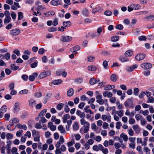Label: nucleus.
<instances>
[{
  "label": "nucleus",
  "mask_w": 154,
  "mask_h": 154,
  "mask_svg": "<svg viewBox=\"0 0 154 154\" xmlns=\"http://www.w3.org/2000/svg\"><path fill=\"white\" fill-rule=\"evenodd\" d=\"M32 136L34 137V140L35 141L38 142L40 140V136L38 131L34 130L32 132Z\"/></svg>",
  "instance_id": "obj_1"
},
{
  "label": "nucleus",
  "mask_w": 154,
  "mask_h": 154,
  "mask_svg": "<svg viewBox=\"0 0 154 154\" xmlns=\"http://www.w3.org/2000/svg\"><path fill=\"white\" fill-rule=\"evenodd\" d=\"M91 8H93L92 10V13L93 14H95L96 12H100L103 11V9L101 7L99 6H98L96 7H93L92 5L90 6Z\"/></svg>",
  "instance_id": "obj_2"
},
{
  "label": "nucleus",
  "mask_w": 154,
  "mask_h": 154,
  "mask_svg": "<svg viewBox=\"0 0 154 154\" xmlns=\"http://www.w3.org/2000/svg\"><path fill=\"white\" fill-rule=\"evenodd\" d=\"M20 103L19 102L15 103L14 106L13 112L14 113H17L20 110Z\"/></svg>",
  "instance_id": "obj_3"
},
{
  "label": "nucleus",
  "mask_w": 154,
  "mask_h": 154,
  "mask_svg": "<svg viewBox=\"0 0 154 154\" xmlns=\"http://www.w3.org/2000/svg\"><path fill=\"white\" fill-rule=\"evenodd\" d=\"M51 74V72L49 71H47L45 72L41 73L38 76V78L40 79H43L47 76H49Z\"/></svg>",
  "instance_id": "obj_4"
},
{
  "label": "nucleus",
  "mask_w": 154,
  "mask_h": 154,
  "mask_svg": "<svg viewBox=\"0 0 154 154\" xmlns=\"http://www.w3.org/2000/svg\"><path fill=\"white\" fill-rule=\"evenodd\" d=\"M133 103V100L131 99H128L124 103V104L126 108H128L132 106Z\"/></svg>",
  "instance_id": "obj_5"
},
{
  "label": "nucleus",
  "mask_w": 154,
  "mask_h": 154,
  "mask_svg": "<svg viewBox=\"0 0 154 154\" xmlns=\"http://www.w3.org/2000/svg\"><path fill=\"white\" fill-rule=\"evenodd\" d=\"M72 38L69 36H64L61 37L60 40L63 42H69L72 40Z\"/></svg>",
  "instance_id": "obj_6"
},
{
  "label": "nucleus",
  "mask_w": 154,
  "mask_h": 154,
  "mask_svg": "<svg viewBox=\"0 0 154 154\" xmlns=\"http://www.w3.org/2000/svg\"><path fill=\"white\" fill-rule=\"evenodd\" d=\"M28 105L29 107L33 108L36 104V101L33 99H30L28 100Z\"/></svg>",
  "instance_id": "obj_7"
},
{
  "label": "nucleus",
  "mask_w": 154,
  "mask_h": 154,
  "mask_svg": "<svg viewBox=\"0 0 154 154\" xmlns=\"http://www.w3.org/2000/svg\"><path fill=\"white\" fill-rule=\"evenodd\" d=\"M20 31L18 29H13L10 31V34L12 35H16L20 33Z\"/></svg>",
  "instance_id": "obj_8"
},
{
  "label": "nucleus",
  "mask_w": 154,
  "mask_h": 154,
  "mask_svg": "<svg viewBox=\"0 0 154 154\" xmlns=\"http://www.w3.org/2000/svg\"><path fill=\"white\" fill-rule=\"evenodd\" d=\"M141 66L144 69H148L152 67V65L150 63H145L141 64Z\"/></svg>",
  "instance_id": "obj_9"
},
{
  "label": "nucleus",
  "mask_w": 154,
  "mask_h": 154,
  "mask_svg": "<svg viewBox=\"0 0 154 154\" xmlns=\"http://www.w3.org/2000/svg\"><path fill=\"white\" fill-rule=\"evenodd\" d=\"M55 14V12L53 11H49L48 12L44 13L42 16L44 17L52 16Z\"/></svg>",
  "instance_id": "obj_10"
},
{
  "label": "nucleus",
  "mask_w": 154,
  "mask_h": 154,
  "mask_svg": "<svg viewBox=\"0 0 154 154\" xmlns=\"http://www.w3.org/2000/svg\"><path fill=\"white\" fill-rule=\"evenodd\" d=\"M145 57L144 54H137L135 58L137 60L140 61L143 60Z\"/></svg>",
  "instance_id": "obj_11"
},
{
  "label": "nucleus",
  "mask_w": 154,
  "mask_h": 154,
  "mask_svg": "<svg viewBox=\"0 0 154 154\" xmlns=\"http://www.w3.org/2000/svg\"><path fill=\"white\" fill-rule=\"evenodd\" d=\"M102 119L103 121L107 120V122H110L111 121V116L109 115L107 116L106 115H103L102 116Z\"/></svg>",
  "instance_id": "obj_12"
},
{
  "label": "nucleus",
  "mask_w": 154,
  "mask_h": 154,
  "mask_svg": "<svg viewBox=\"0 0 154 154\" xmlns=\"http://www.w3.org/2000/svg\"><path fill=\"white\" fill-rule=\"evenodd\" d=\"M144 20L145 21H151L154 20V15H150L144 17Z\"/></svg>",
  "instance_id": "obj_13"
},
{
  "label": "nucleus",
  "mask_w": 154,
  "mask_h": 154,
  "mask_svg": "<svg viewBox=\"0 0 154 154\" xmlns=\"http://www.w3.org/2000/svg\"><path fill=\"white\" fill-rule=\"evenodd\" d=\"M38 75L37 73L35 72L32 74V75H30L29 77V79L31 81H33L35 77H36Z\"/></svg>",
  "instance_id": "obj_14"
},
{
  "label": "nucleus",
  "mask_w": 154,
  "mask_h": 154,
  "mask_svg": "<svg viewBox=\"0 0 154 154\" xmlns=\"http://www.w3.org/2000/svg\"><path fill=\"white\" fill-rule=\"evenodd\" d=\"M63 82L62 80L61 79L54 80L51 82V84L55 85H57L61 84Z\"/></svg>",
  "instance_id": "obj_15"
},
{
  "label": "nucleus",
  "mask_w": 154,
  "mask_h": 154,
  "mask_svg": "<svg viewBox=\"0 0 154 154\" xmlns=\"http://www.w3.org/2000/svg\"><path fill=\"white\" fill-rule=\"evenodd\" d=\"M132 128L136 133L138 134L140 132V128H139L137 125H133Z\"/></svg>",
  "instance_id": "obj_16"
},
{
  "label": "nucleus",
  "mask_w": 154,
  "mask_h": 154,
  "mask_svg": "<svg viewBox=\"0 0 154 154\" xmlns=\"http://www.w3.org/2000/svg\"><path fill=\"white\" fill-rule=\"evenodd\" d=\"M137 66L135 64L131 67H128L127 68V71L128 72H131L133 71L135 68H137Z\"/></svg>",
  "instance_id": "obj_17"
},
{
  "label": "nucleus",
  "mask_w": 154,
  "mask_h": 154,
  "mask_svg": "<svg viewBox=\"0 0 154 154\" xmlns=\"http://www.w3.org/2000/svg\"><path fill=\"white\" fill-rule=\"evenodd\" d=\"M58 130L60 131V133L62 134H65L66 133L65 128L62 125H59L57 128Z\"/></svg>",
  "instance_id": "obj_18"
},
{
  "label": "nucleus",
  "mask_w": 154,
  "mask_h": 154,
  "mask_svg": "<svg viewBox=\"0 0 154 154\" xmlns=\"http://www.w3.org/2000/svg\"><path fill=\"white\" fill-rule=\"evenodd\" d=\"M74 93V90L73 89L70 88L67 91V94L68 96L70 97L72 96Z\"/></svg>",
  "instance_id": "obj_19"
},
{
  "label": "nucleus",
  "mask_w": 154,
  "mask_h": 154,
  "mask_svg": "<svg viewBox=\"0 0 154 154\" xmlns=\"http://www.w3.org/2000/svg\"><path fill=\"white\" fill-rule=\"evenodd\" d=\"M81 124L82 125H84V127L86 125H90L89 123L88 122H86L84 119H81L80 120Z\"/></svg>",
  "instance_id": "obj_20"
},
{
  "label": "nucleus",
  "mask_w": 154,
  "mask_h": 154,
  "mask_svg": "<svg viewBox=\"0 0 154 154\" xmlns=\"http://www.w3.org/2000/svg\"><path fill=\"white\" fill-rule=\"evenodd\" d=\"M20 122L19 120L17 118H14L11 119L9 121V122L11 123H18Z\"/></svg>",
  "instance_id": "obj_21"
},
{
  "label": "nucleus",
  "mask_w": 154,
  "mask_h": 154,
  "mask_svg": "<svg viewBox=\"0 0 154 154\" xmlns=\"http://www.w3.org/2000/svg\"><path fill=\"white\" fill-rule=\"evenodd\" d=\"M90 107L89 106H86L84 109V111L86 112H89L90 114L92 115L94 114V113L92 112L91 109H88Z\"/></svg>",
  "instance_id": "obj_22"
},
{
  "label": "nucleus",
  "mask_w": 154,
  "mask_h": 154,
  "mask_svg": "<svg viewBox=\"0 0 154 154\" xmlns=\"http://www.w3.org/2000/svg\"><path fill=\"white\" fill-rule=\"evenodd\" d=\"M7 110V106L6 105H4L1 108L0 112L2 113L6 112Z\"/></svg>",
  "instance_id": "obj_23"
},
{
  "label": "nucleus",
  "mask_w": 154,
  "mask_h": 154,
  "mask_svg": "<svg viewBox=\"0 0 154 154\" xmlns=\"http://www.w3.org/2000/svg\"><path fill=\"white\" fill-rule=\"evenodd\" d=\"M17 127L20 129H23L24 130H26L27 129V127L25 125H21L20 124H18L16 125Z\"/></svg>",
  "instance_id": "obj_24"
},
{
  "label": "nucleus",
  "mask_w": 154,
  "mask_h": 154,
  "mask_svg": "<svg viewBox=\"0 0 154 154\" xmlns=\"http://www.w3.org/2000/svg\"><path fill=\"white\" fill-rule=\"evenodd\" d=\"M133 54V51L129 50L125 52V55L126 57H129L132 55Z\"/></svg>",
  "instance_id": "obj_25"
},
{
  "label": "nucleus",
  "mask_w": 154,
  "mask_h": 154,
  "mask_svg": "<svg viewBox=\"0 0 154 154\" xmlns=\"http://www.w3.org/2000/svg\"><path fill=\"white\" fill-rule=\"evenodd\" d=\"M88 69L89 71H95L97 69V68L94 66H90L88 67Z\"/></svg>",
  "instance_id": "obj_26"
},
{
  "label": "nucleus",
  "mask_w": 154,
  "mask_h": 154,
  "mask_svg": "<svg viewBox=\"0 0 154 154\" xmlns=\"http://www.w3.org/2000/svg\"><path fill=\"white\" fill-rule=\"evenodd\" d=\"M120 137L123 139L126 142L128 140V137L124 133H123L121 134Z\"/></svg>",
  "instance_id": "obj_27"
},
{
  "label": "nucleus",
  "mask_w": 154,
  "mask_h": 154,
  "mask_svg": "<svg viewBox=\"0 0 154 154\" xmlns=\"http://www.w3.org/2000/svg\"><path fill=\"white\" fill-rule=\"evenodd\" d=\"M73 129L74 131H76L79 128V126L77 122H74L72 125Z\"/></svg>",
  "instance_id": "obj_28"
},
{
  "label": "nucleus",
  "mask_w": 154,
  "mask_h": 154,
  "mask_svg": "<svg viewBox=\"0 0 154 154\" xmlns=\"http://www.w3.org/2000/svg\"><path fill=\"white\" fill-rule=\"evenodd\" d=\"M75 143V142L74 140L72 139L70 141L67 143V145L68 147H70L72 146Z\"/></svg>",
  "instance_id": "obj_29"
},
{
  "label": "nucleus",
  "mask_w": 154,
  "mask_h": 154,
  "mask_svg": "<svg viewBox=\"0 0 154 154\" xmlns=\"http://www.w3.org/2000/svg\"><path fill=\"white\" fill-rule=\"evenodd\" d=\"M47 109H45L43 110H42L38 114V117H41L43 115H45V113L47 111Z\"/></svg>",
  "instance_id": "obj_30"
},
{
  "label": "nucleus",
  "mask_w": 154,
  "mask_h": 154,
  "mask_svg": "<svg viewBox=\"0 0 154 154\" xmlns=\"http://www.w3.org/2000/svg\"><path fill=\"white\" fill-rule=\"evenodd\" d=\"M71 22L70 21H67L66 22H63V26L65 27H69L71 25Z\"/></svg>",
  "instance_id": "obj_31"
},
{
  "label": "nucleus",
  "mask_w": 154,
  "mask_h": 154,
  "mask_svg": "<svg viewBox=\"0 0 154 154\" xmlns=\"http://www.w3.org/2000/svg\"><path fill=\"white\" fill-rule=\"evenodd\" d=\"M131 7H132L133 9L135 10H138L140 8V5H135L132 4L131 5Z\"/></svg>",
  "instance_id": "obj_32"
},
{
  "label": "nucleus",
  "mask_w": 154,
  "mask_h": 154,
  "mask_svg": "<svg viewBox=\"0 0 154 154\" xmlns=\"http://www.w3.org/2000/svg\"><path fill=\"white\" fill-rule=\"evenodd\" d=\"M110 79L112 81L116 82L117 80L116 75L115 74H112L111 76Z\"/></svg>",
  "instance_id": "obj_33"
},
{
  "label": "nucleus",
  "mask_w": 154,
  "mask_h": 154,
  "mask_svg": "<svg viewBox=\"0 0 154 154\" xmlns=\"http://www.w3.org/2000/svg\"><path fill=\"white\" fill-rule=\"evenodd\" d=\"M11 20V17L10 16L6 17L4 20V23L6 24L9 23L10 22Z\"/></svg>",
  "instance_id": "obj_34"
},
{
  "label": "nucleus",
  "mask_w": 154,
  "mask_h": 154,
  "mask_svg": "<svg viewBox=\"0 0 154 154\" xmlns=\"http://www.w3.org/2000/svg\"><path fill=\"white\" fill-rule=\"evenodd\" d=\"M119 60L122 62H127L129 61L128 58L123 57H119Z\"/></svg>",
  "instance_id": "obj_35"
},
{
  "label": "nucleus",
  "mask_w": 154,
  "mask_h": 154,
  "mask_svg": "<svg viewBox=\"0 0 154 154\" xmlns=\"http://www.w3.org/2000/svg\"><path fill=\"white\" fill-rule=\"evenodd\" d=\"M12 143L11 141L9 140L7 142L8 143L6 146V149L7 150L10 149L11 148V145Z\"/></svg>",
  "instance_id": "obj_36"
},
{
  "label": "nucleus",
  "mask_w": 154,
  "mask_h": 154,
  "mask_svg": "<svg viewBox=\"0 0 154 154\" xmlns=\"http://www.w3.org/2000/svg\"><path fill=\"white\" fill-rule=\"evenodd\" d=\"M80 49V47L79 46H76L74 47H73V53L74 54H76L77 53V52H76V51H79Z\"/></svg>",
  "instance_id": "obj_37"
},
{
  "label": "nucleus",
  "mask_w": 154,
  "mask_h": 154,
  "mask_svg": "<svg viewBox=\"0 0 154 154\" xmlns=\"http://www.w3.org/2000/svg\"><path fill=\"white\" fill-rule=\"evenodd\" d=\"M18 20H20L22 19L23 17V13L21 12H18Z\"/></svg>",
  "instance_id": "obj_38"
},
{
  "label": "nucleus",
  "mask_w": 154,
  "mask_h": 154,
  "mask_svg": "<svg viewBox=\"0 0 154 154\" xmlns=\"http://www.w3.org/2000/svg\"><path fill=\"white\" fill-rule=\"evenodd\" d=\"M119 39V37L118 36H115L112 37L111 38V40L112 42H116Z\"/></svg>",
  "instance_id": "obj_39"
},
{
  "label": "nucleus",
  "mask_w": 154,
  "mask_h": 154,
  "mask_svg": "<svg viewBox=\"0 0 154 154\" xmlns=\"http://www.w3.org/2000/svg\"><path fill=\"white\" fill-rule=\"evenodd\" d=\"M63 106L64 104L63 103H60L57 105L56 109L59 110H60Z\"/></svg>",
  "instance_id": "obj_40"
},
{
  "label": "nucleus",
  "mask_w": 154,
  "mask_h": 154,
  "mask_svg": "<svg viewBox=\"0 0 154 154\" xmlns=\"http://www.w3.org/2000/svg\"><path fill=\"white\" fill-rule=\"evenodd\" d=\"M135 118L137 121L141 120L143 119L142 116L140 114H137L135 116Z\"/></svg>",
  "instance_id": "obj_41"
},
{
  "label": "nucleus",
  "mask_w": 154,
  "mask_h": 154,
  "mask_svg": "<svg viewBox=\"0 0 154 154\" xmlns=\"http://www.w3.org/2000/svg\"><path fill=\"white\" fill-rule=\"evenodd\" d=\"M116 113L120 117H121L123 115V111L122 110L117 111L116 112Z\"/></svg>",
  "instance_id": "obj_42"
},
{
  "label": "nucleus",
  "mask_w": 154,
  "mask_h": 154,
  "mask_svg": "<svg viewBox=\"0 0 154 154\" xmlns=\"http://www.w3.org/2000/svg\"><path fill=\"white\" fill-rule=\"evenodd\" d=\"M11 67L12 70H16L19 68V66H16L14 64H12L11 65Z\"/></svg>",
  "instance_id": "obj_43"
},
{
  "label": "nucleus",
  "mask_w": 154,
  "mask_h": 154,
  "mask_svg": "<svg viewBox=\"0 0 154 154\" xmlns=\"http://www.w3.org/2000/svg\"><path fill=\"white\" fill-rule=\"evenodd\" d=\"M87 59L89 62H92L95 60V58L94 57L90 56L87 57Z\"/></svg>",
  "instance_id": "obj_44"
},
{
  "label": "nucleus",
  "mask_w": 154,
  "mask_h": 154,
  "mask_svg": "<svg viewBox=\"0 0 154 154\" xmlns=\"http://www.w3.org/2000/svg\"><path fill=\"white\" fill-rule=\"evenodd\" d=\"M29 91L28 90L24 89L20 91L19 94H26L28 93Z\"/></svg>",
  "instance_id": "obj_45"
},
{
  "label": "nucleus",
  "mask_w": 154,
  "mask_h": 154,
  "mask_svg": "<svg viewBox=\"0 0 154 154\" xmlns=\"http://www.w3.org/2000/svg\"><path fill=\"white\" fill-rule=\"evenodd\" d=\"M13 137V134L10 133H8L6 135L7 139L8 140L12 139Z\"/></svg>",
  "instance_id": "obj_46"
},
{
  "label": "nucleus",
  "mask_w": 154,
  "mask_h": 154,
  "mask_svg": "<svg viewBox=\"0 0 154 154\" xmlns=\"http://www.w3.org/2000/svg\"><path fill=\"white\" fill-rule=\"evenodd\" d=\"M122 125V124L121 122H118L116 124V128L117 129L119 130L120 129V128Z\"/></svg>",
  "instance_id": "obj_47"
},
{
  "label": "nucleus",
  "mask_w": 154,
  "mask_h": 154,
  "mask_svg": "<svg viewBox=\"0 0 154 154\" xmlns=\"http://www.w3.org/2000/svg\"><path fill=\"white\" fill-rule=\"evenodd\" d=\"M128 122L130 124L133 125L135 123V121L134 119L132 118H130Z\"/></svg>",
  "instance_id": "obj_48"
},
{
  "label": "nucleus",
  "mask_w": 154,
  "mask_h": 154,
  "mask_svg": "<svg viewBox=\"0 0 154 154\" xmlns=\"http://www.w3.org/2000/svg\"><path fill=\"white\" fill-rule=\"evenodd\" d=\"M82 13L83 15L86 16H88L89 14V12L88 10L86 9H85L82 11Z\"/></svg>",
  "instance_id": "obj_49"
},
{
  "label": "nucleus",
  "mask_w": 154,
  "mask_h": 154,
  "mask_svg": "<svg viewBox=\"0 0 154 154\" xmlns=\"http://www.w3.org/2000/svg\"><path fill=\"white\" fill-rule=\"evenodd\" d=\"M128 131L130 136H133L134 135V132L131 128H130V129Z\"/></svg>",
  "instance_id": "obj_50"
},
{
  "label": "nucleus",
  "mask_w": 154,
  "mask_h": 154,
  "mask_svg": "<svg viewBox=\"0 0 154 154\" xmlns=\"http://www.w3.org/2000/svg\"><path fill=\"white\" fill-rule=\"evenodd\" d=\"M104 14L107 16H110L112 14V12L109 10H107L104 12Z\"/></svg>",
  "instance_id": "obj_51"
},
{
  "label": "nucleus",
  "mask_w": 154,
  "mask_h": 154,
  "mask_svg": "<svg viewBox=\"0 0 154 154\" xmlns=\"http://www.w3.org/2000/svg\"><path fill=\"white\" fill-rule=\"evenodd\" d=\"M89 83L91 85H94L96 83V80L94 78H91L89 81Z\"/></svg>",
  "instance_id": "obj_52"
},
{
  "label": "nucleus",
  "mask_w": 154,
  "mask_h": 154,
  "mask_svg": "<svg viewBox=\"0 0 154 154\" xmlns=\"http://www.w3.org/2000/svg\"><path fill=\"white\" fill-rule=\"evenodd\" d=\"M154 101V98L152 97H150L148 98L147 103H153Z\"/></svg>",
  "instance_id": "obj_53"
},
{
  "label": "nucleus",
  "mask_w": 154,
  "mask_h": 154,
  "mask_svg": "<svg viewBox=\"0 0 154 154\" xmlns=\"http://www.w3.org/2000/svg\"><path fill=\"white\" fill-rule=\"evenodd\" d=\"M80 99L81 101H84L85 100H89V98L88 97H86V96L84 95H82Z\"/></svg>",
  "instance_id": "obj_54"
},
{
  "label": "nucleus",
  "mask_w": 154,
  "mask_h": 154,
  "mask_svg": "<svg viewBox=\"0 0 154 154\" xmlns=\"http://www.w3.org/2000/svg\"><path fill=\"white\" fill-rule=\"evenodd\" d=\"M116 28L118 29L122 30L123 29V26L122 25L119 24L116 26Z\"/></svg>",
  "instance_id": "obj_55"
},
{
  "label": "nucleus",
  "mask_w": 154,
  "mask_h": 154,
  "mask_svg": "<svg viewBox=\"0 0 154 154\" xmlns=\"http://www.w3.org/2000/svg\"><path fill=\"white\" fill-rule=\"evenodd\" d=\"M140 41H145L146 40V36L144 35H142L138 37Z\"/></svg>",
  "instance_id": "obj_56"
},
{
  "label": "nucleus",
  "mask_w": 154,
  "mask_h": 154,
  "mask_svg": "<svg viewBox=\"0 0 154 154\" xmlns=\"http://www.w3.org/2000/svg\"><path fill=\"white\" fill-rule=\"evenodd\" d=\"M135 142L131 143L129 144V147L132 149H134L135 148Z\"/></svg>",
  "instance_id": "obj_57"
},
{
  "label": "nucleus",
  "mask_w": 154,
  "mask_h": 154,
  "mask_svg": "<svg viewBox=\"0 0 154 154\" xmlns=\"http://www.w3.org/2000/svg\"><path fill=\"white\" fill-rule=\"evenodd\" d=\"M4 57L7 60H8L10 57V54L9 53H7L4 55Z\"/></svg>",
  "instance_id": "obj_58"
},
{
  "label": "nucleus",
  "mask_w": 154,
  "mask_h": 154,
  "mask_svg": "<svg viewBox=\"0 0 154 154\" xmlns=\"http://www.w3.org/2000/svg\"><path fill=\"white\" fill-rule=\"evenodd\" d=\"M9 88L11 90L14 89V84L13 83H10L9 85Z\"/></svg>",
  "instance_id": "obj_59"
},
{
  "label": "nucleus",
  "mask_w": 154,
  "mask_h": 154,
  "mask_svg": "<svg viewBox=\"0 0 154 154\" xmlns=\"http://www.w3.org/2000/svg\"><path fill=\"white\" fill-rule=\"evenodd\" d=\"M45 9V8L42 5H38L36 8L37 10H42Z\"/></svg>",
  "instance_id": "obj_60"
},
{
  "label": "nucleus",
  "mask_w": 154,
  "mask_h": 154,
  "mask_svg": "<svg viewBox=\"0 0 154 154\" xmlns=\"http://www.w3.org/2000/svg\"><path fill=\"white\" fill-rule=\"evenodd\" d=\"M57 30L54 27H51L48 29V31L49 32H54Z\"/></svg>",
  "instance_id": "obj_61"
},
{
  "label": "nucleus",
  "mask_w": 154,
  "mask_h": 154,
  "mask_svg": "<svg viewBox=\"0 0 154 154\" xmlns=\"http://www.w3.org/2000/svg\"><path fill=\"white\" fill-rule=\"evenodd\" d=\"M139 91V89L138 88H135L134 89V93L136 95H137Z\"/></svg>",
  "instance_id": "obj_62"
},
{
  "label": "nucleus",
  "mask_w": 154,
  "mask_h": 154,
  "mask_svg": "<svg viewBox=\"0 0 154 154\" xmlns=\"http://www.w3.org/2000/svg\"><path fill=\"white\" fill-rule=\"evenodd\" d=\"M140 112L142 113V114L145 116L149 114V112L147 110L144 111L141 110L140 111Z\"/></svg>",
  "instance_id": "obj_63"
},
{
  "label": "nucleus",
  "mask_w": 154,
  "mask_h": 154,
  "mask_svg": "<svg viewBox=\"0 0 154 154\" xmlns=\"http://www.w3.org/2000/svg\"><path fill=\"white\" fill-rule=\"evenodd\" d=\"M96 102L98 103L99 104L102 105L103 104L104 102L103 100V99H100V100H97Z\"/></svg>",
  "instance_id": "obj_64"
}]
</instances>
